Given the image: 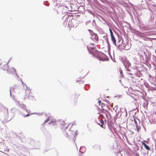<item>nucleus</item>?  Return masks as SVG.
I'll list each match as a JSON object with an SVG mask.
<instances>
[{"mask_svg": "<svg viewBox=\"0 0 156 156\" xmlns=\"http://www.w3.org/2000/svg\"><path fill=\"white\" fill-rule=\"evenodd\" d=\"M15 115V111L13 109L10 110L9 114L8 113V109H5V113L2 115L1 118L5 122H7L10 121Z\"/></svg>", "mask_w": 156, "mask_h": 156, "instance_id": "obj_1", "label": "nucleus"}, {"mask_svg": "<svg viewBox=\"0 0 156 156\" xmlns=\"http://www.w3.org/2000/svg\"><path fill=\"white\" fill-rule=\"evenodd\" d=\"M9 61L7 62V63L6 64L5 66H3V67L2 68V69H4L5 70V67H6V68H8V69H6L7 70V72L9 74H10L12 73V74H13L14 73H15V74L16 75L17 77H18V76L16 73V70L13 67H11V68H9L8 67V64L9 63Z\"/></svg>", "mask_w": 156, "mask_h": 156, "instance_id": "obj_2", "label": "nucleus"}, {"mask_svg": "<svg viewBox=\"0 0 156 156\" xmlns=\"http://www.w3.org/2000/svg\"><path fill=\"white\" fill-rule=\"evenodd\" d=\"M99 55H98V56L99 57V60L102 61H104L105 60H108V58L107 56L104 53L99 52H98Z\"/></svg>", "mask_w": 156, "mask_h": 156, "instance_id": "obj_3", "label": "nucleus"}, {"mask_svg": "<svg viewBox=\"0 0 156 156\" xmlns=\"http://www.w3.org/2000/svg\"><path fill=\"white\" fill-rule=\"evenodd\" d=\"M123 64L127 71L131 72L132 69L131 67V64L128 60H125L123 62Z\"/></svg>", "mask_w": 156, "mask_h": 156, "instance_id": "obj_4", "label": "nucleus"}, {"mask_svg": "<svg viewBox=\"0 0 156 156\" xmlns=\"http://www.w3.org/2000/svg\"><path fill=\"white\" fill-rule=\"evenodd\" d=\"M21 82L23 84V86L24 87V85H25L26 88V90H25L26 94L24 96L25 99L30 98V97L31 96L30 94L31 92L30 89L29 88L28 89L27 85L23 83L22 81H21Z\"/></svg>", "mask_w": 156, "mask_h": 156, "instance_id": "obj_5", "label": "nucleus"}, {"mask_svg": "<svg viewBox=\"0 0 156 156\" xmlns=\"http://www.w3.org/2000/svg\"><path fill=\"white\" fill-rule=\"evenodd\" d=\"M16 105H18L20 107L23 109L25 110L27 113L28 112V111L26 109V107L25 105L22 104V103L18 101H16Z\"/></svg>", "mask_w": 156, "mask_h": 156, "instance_id": "obj_6", "label": "nucleus"}, {"mask_svg": "<svg viewBox=\"0 0 156 156\" xmlns=\"http://www.w3.org/2000/svg\"><path fill=\"white\" fill-rule=\"evenodd\" d=\"M62 125L63 126L62 127H61L63 130H66L67 129L69 125H66L64 121H63L62 122Z\"/></svg>", "mask_w": 156, "mask_h": 156, "instance_id": "obj_7", "label": "nucleus"}, {"mask_svg": "<svg viewBox=\"0 0 156 156\" xmlns=\"http://www.w3.org/2000/svg\"><path fill=\"white\" fill-rule=\"evenodd\" d=\"M101 112H102L105 113L106 116L107 117L108 115L107 113L109 114V112L107 110H105L104 108H102L101 110Z\"/></svg>", "mask_w": 156, "mask_h": 156, "instance_id": "obj_8", "label": "nucleus"}, {"mask_svg": "<svg viewBox=\"0 0 156 156\" xmlns=\"http://www.w3.org/2000/svg\"><path fill=\"white\" fill-rule=\"evenodd\" d=\"M111 40L112 41L113 44L115 45V46H117L116 44V41L115 39V38L114 37V36L113 37H111Z\"/></svg>", "mask_w": 156, "mask_h": 156, "instance_id": "obj_9", "label": "nucleus"}, {"mask_svg": "<svg viewBox=\"0 0 156 156\" xmlns=\"http://www.w3.org/2000/svg\"><path fill=\"white\" fill-rule=\"evenodd\" d=\"M142 145H143L144 146V147L147 150H150V147H149V146H148V145H147L145 143H144V142H142Z\"/></svg>", "mask_w": 156, "mask_h": 156, "instance_id": "obj_10", "label": "nucleus"}, {"mask_svg": "<svg viewBox=\"0 0 156 156\" xmlns=\"http://www.w3.org/2000/svg\"><path fill=\"white\" fill-rule=\"evenodd\" d=\"M56 121L55 120H51L48 123L49 124H52L53 126H56Z\"/></svg>", "mask_w": 156, "mask_h": 156, "instance_id": "obj_11", "label": "nucleus"}, {"mask_svg": "<svg viewBox=\"0 0 156 156\" xmlns=\"http://www.w3.org/2000/svg\"><path fill=\"white\" fill-rule=\"evenodd\" d=\"M92 37H94V39L98 41V35L96 34H94L93 35Z\"/></svg>", "mask_w": 156, "mask_h": 156, "instance_id": "obj_12", "label": "nucleus"}, {"mask_svg": "<svg viewBox=\"0 0 156 156\" xmlns=\"http://www.w3.org/2000/svg\"><path fill=\"white\" fill-rule=\"evenodd\" d=\"M121 112H119V111L118 112V113H117L115 115V116L117 118H119L121 117Z\"/></svg>", "mask_w": 156, "mask_h": 156, "instance_id": "obj_13", "label": "nucleus"}, {"mask_svg": "<svg viewBox=\"0 0 156 156\" xmlns=\"http://www.w3.org/2000/svg\"><path fill=\"white\" fill-rule=\"evenodd\" d=\"M127 75H129V77H130V78H133V76H132L133 75V73H127Z\"/></svg>", "mask_w": 156, "mask_h": 156, "instance_id": "obj_14", "label": "nucleus"}, {"mask_svg": "<svg viewBox=\"0 0 156 156\" xmlns=\"http://www.w3.org/2000/svg\"><path fill=\"white\" fill-rule=\"evenodd\" d=\"M88 31L90 32V34L92 36H93L95 34V33H94L93 31L90 30L88 29Z\"/></svg>", "mask_w": 156, "mask_h": 156, "instance_id": "obj_15", "label": "nucleus"}, {"mask_svg": "<svg viewBox=\"0 0 156 156\" xmlns=\"http://www.w3.org/2000/svg\"><path fill=\"white\" fill-rule=\"evenodd\" d=\"M50 118L49 117H48L47 119L43 123V124L46 123L48 122L50 120Z\"/></svg>", "mask_w": 156, "mask_h": 156, "instance_id": "obj_16", "label": "nucleus"}, {"mask_svg": "<svg viewBox=\"0 0 156 156\" xmlns=\"http://www.w3.org/2000/svg\"><path fill=\"white\" fill-rule=\"evenodd\" d=\"M68 16H67L66 17V20H65L64 23L65 24V23H66V24L67 23V22L68 21Z\"/></svg>", "mask_w": 156, "mask_h": 156, "instance_id": "obj_17", "label": "nucleus"}, {"mask_svg": "<svg viewBox=\"0 0 156 156\" xmlns=\"http://www.w3.org/2000/svg\"><path fill=\"white\" fill-rule=\"evenodd\" d=\"M30 140V144L32 145H34V140L33 139H31Z\"/></svg>", "mask_w": 156, "mask_h": 156, "instance_id": "obj_18", "label": "nucleus"}, {"mask_svg": "<svg viewBox=\"0 0 156 156\" xmlns=\"http://www.w3.org/2000/svg\"><path fill=\"white\" fill-rule=\"evenodd\" d=\"M78 134V133H77V130H76L74 136V137H75V138L77 137Z\"/></svg>", "mask_w": 156, "mask_h": 156, "instance_id": "obj_19", "label": "nucleus"}, {"mask_svg": "<svg viewBox=\"0 0 156 156\" xmlns=\"http://www.w3.org/2000/svg\"><path fill=\"white\" fill-rule=\"evenodd\" d=\"M144 40L145 41H150L151 40V39L149 37L147 38H145L144 39Z\"/></svg>", "mask_w": 156, "mask_h": 156, "instance_id": "obj_20", "label": "nucleus"}, {"mask_svg": "<svg viewBox=\"0 0 156 156\" xmlns=\"http://www.w3.org/2000/svg\"><path fill=\"white\" fill-rule=\"evenodd\" d=\"M136 129H137V131L138 132H139V130L140 129V126H138V125H136Z\"/></svg>", "mask_w": 156, "mask_h": 156, "instance_id": "obj_21", "label": "nucleus"}, {"mask_svg": "<svg viewBox=\"0 0 156 156\" xmlns=\"http://www.w3.org/2000/svg\"><path fill=\"white\" fill-rule=\"evenodd\" d=\"M148 105V103H144V106L145 108V107H146L147 108V107Z\"/></svg>", "mask_w": 156, "mask_h": 156, "instance_id": "obj_22", "label": "nucleus"}, {"mask_svg": "<svg viewBox=\"0 0 156 156\" xmlns=\"http://www.w3.org/2000/svg\"><path fill=\"white\" fill-rule=\"evenodd\" d=\"M24 115H23V114H22V115L24 117H28V116H29L30 115V114H29V113L28 114H27L26 115H25V114H24Z\"/></svg>", "mask_w": 156, "mask_h": 156, "instance_id": "obj_23", "label": "nucleus"}, {"mask_svg": "<svg viewBox=\"0 0 156 156\" xmlns=\"http://www.w3.org/2000/svg\"><path fill=\"white\" fill-rule=\"evenodd\" d=\"M100 122L102 124V125H103L104 124V121L103 120L101 119L100 120Z\"/></svg>", "mask_w": 156, "mask_h": 156, "instance_id": "obj_24", "label": "nucleus"}, {"mask_svg": "<svg viewBox=\"0 0 156 156\" xmlns=\"http://www.w3.org/2000/svg\"><path fill=\"white\" fill-rule=\"evenodd\" d=\"M119 72L121 74V76H122V69H119Z\"/></svg>", "mask_w": 156, "mask_h": 156, "instance_id": "obj_25", "label": "nucleus"}, {"mask_svg": "<svg viewBox=\"0 0 156 156\" xmlns=\"http://www.w3.org/2000/svg\"><path fill=\"white\" fill-rule=\"evenodd\" d=\"M13 88H11L10 89V95H11V92L13 90Z\"/></svg>", "mask_w": 156, "mask_h": 156, "instance_id": "obj_26", "label": "nucleus"}, {"mask_svg": "<svg viewBox=\"0 0 156 156\" xmlns=\"http://www.w3.org/2000/svg\"><path fill=\"white\" fill-rule=\"evenodd\" d=\"M107 44H108V48H110V45L108 41H107Z\"/></svg>", "mask_w": 156, "mask_h": 156, "instance_id": "obj_27", "label": "nucleus"}, {"mask_svg": "<svg viewBox=\"0 0 156 156\" xmlns=\"http://www.w3.org/2000/svg\"><path fill=\"white\" fill-rule=\"evenodd\" d=\"M134 123H135V124H136V125H138V123H137V121H136V120L135 119H134Z\"/></svg>", "mask_w": 156, "mask_h": 156, "instance_id": "obj_28", "label": "nucleus"}, {"mask_svg": "<svg viewBox=\"0 0 156 156\" xmlns=\"http://www.w3.org/2000/svg\"><path fill=\"white\" fill-rule=\"evenodd\" d=\"M94 23L95 24V25H96V23H95V21L94 20L93 21V25H94Z\"/></svg>", "mask_w": 156, "mask_h": 156, "instance_id": "obj_29", "label": "nucleus"}, {"mask_svg": "<svg viewBox=\"0 0 156 156\" xmlns=\"http://www.w3.org/2000/svg\"><path fill=\"white\" fill-rule=\"evenodd\" d=\"M110 33V34H111V37H113L114 36V35H113V32Z\"/></svg>", "mask_w": 156, "mask_h": 156, "instance_id": "obj_30", "label": "nucleus"}, {"mask_svg": "<svg viewBox=\"0 0 156 156\" xmlns=\"http://www.w3.org/2000/svg\"><path fill=\"white\" fill-rule=\"evenodd\" d=\"M64 133H66V137H68V133H67L66 131H65Z\"/></svg>", "mask_w": 156, "mask_h": 156, "instance_id": "obj_31", "label": "nucleus"}, {"mask_svg": "<svg viewBox=\"0 0 156 156\" xmlns=\"http://www.w3.org/2000/svg\"><path fill=\"white\" fill-rule=\"evenodd\" d=\"M80 78H78L77 79L76 81L77 82H80Z\"/></svg>", "mask_w": 156, "mask_h": 156, "instance_id": "obj_32", "label": "nucleus"}, {"mask_svg": "<svg viewBox=\"0 0 156 156\" xmlns=\"http://www.w3.org/2000/svg\"><path fill=\"white\" fill-rule=\"evenodd\" d=\"M105 104H104L103 103H102L101 104V107H102H102H104V106H105Z\"/></svg>", "mask_w": 156, "mask_h": 156, "instance_id": "obj_33", "label": "nucleus"}, {"mask_svg": "<svg viewBox=\"0 0 156 156\" xmlns=\"http://www.w3.org/2000/svg\"><path fill=\"white\" fill-rule=\"evenodd\" d=\"M83 83H84V81H81L79 83L80 84Z\"/></svg>", "mask_w": 156, "mask_h": 156, "instance_id": "obj_34", "label": "nucleus"}, {"mask_svg": "<svg viewBox=\"0 0 156 156\" xmlns=\"http://www.w3.org/2000/svg\"><path fill=\"white\" fill-rule=\"evenodd\" d=\"M109 30L110 31V33L112 32V30L111 28H109Z\"/></svg>", "mask_w": 156, "mask_h": 156, "instance_id": "obj_35", "label": "nucleus"}, {"mask_svg": "<svg viewBox=\"0 0 156 156\" xmlns=\"http://www.w3.org/2000/svg\"><path fill=\"white\" fill-rule=\"evenodd\" d=\"M98 103L99 104V105H100V104H101V101H99Z\"/></svg>", "mask_w": 156, "mask_h": 156, "instance_id": "obj_36", "label": "nucleus"}, {"mask_svg": "<svg viewBox=\"0 0 156 156\" xmlns=\"http://www.w3.org/2000/svg\"><path fill=\"white\" fill-rule=\"evenodd\" d=\"M118 107H115L114 108V109L116 110L117 108Z\"/></svg>", "mask_w": 156, "mask_h": 156, "instance_id": "obj_37", "label": "nucleus"}, {"mask_svg": "<svg viewBox=\"0 0 156 156\" xmlns=\"http://www.w3.org/2000/svg\"><path fill=\"white\" fill-rule=\"evenodd\" d=\"M81 147H80V152L81 153H83V152H82V151H80V149H81Z\"/></svg>", "mask_w": 156, "mask_h": 156, "instance_id": "obj_38", "label": "nucleus"}, {"mask_svg": "<svg viewBox=\"0 0 156 156\" xmlns=\"http://www.w3.org/2000/svg\"><path fill=\"white\" fill-rule=\"evenodd\" d=\"M143 2V1H142L141 2ZM140 5H142V3H139Z\"/></svg>", "mask_w": 156, "mask_h": 156, "instance_id": "obj_39", "label": "nucleus"}, {"mask_svg": "<svg viewBox=\"0 0 156 156\" xmlns=\"http://www.w3.org/2000/svg\"><path fill=\"white\" fill-rule=\"evenodd\" d=\"M79 96V94H77V95L76 96V97H77Z\"/></svg>", "mask_w": 156, "mask_h": 156, "instance_id": "obj_40", "label": "nucleus"}, {"mask_svg": "<svg viewBox=\"0 0 156 156\" xmlns=\"http://www.w3.org/2000/svg\"><path fill=\"white\" fill-rule=\"evenodd\" d=\"M45 5L48 6L49 5V4H47V5Z\"/></svg>", "mask_w": 156, "mask_h": 156, "instance_id": "obj_41", "label": "nucleus"}, {"mask_svg": "<svg viewBox=\"0 0 156 156\" xmlns=\"http://www.w3.org/2000/svg\"><path fill=\"white\" fill-rule=\"evenodd\" d=\"M70 129H70H70H69V131H71V130H70Z\"/></svg>", "mask_w": 156, "mask_h": 156, "instance_id": "obj_42", "label": "nucleus"}, {"mask_svg": "<svg viewBox=\"0 0 156 156\" xmlns=\"http://www.w3.org/2000/svg\"><path fill=\"white\" fill-rule=\"evenodd\" d=\"M14 100L15 101H16V99H15Z\"/></svg>", "mask_w": 156, "mask_h": 156, "instance_id": "obj_43", "label": "nucleus"}, {"mask_svg": "<svg viewBox=\"0 0 156 156\" xmlns=\"http://www.w3.org/2000/svg\"><path fill=\"white\" fill-rule=\"evenodd\" d=\"M126 140H127V137L126 136Z\"/></svg>", "mask_w": 156, "mask_h": 156, "instance_id": "obj_44", "label": "nucleus"}, {"mask_svg": "<svg viewBox=\"0 0 156 156\" xmlns=\"http://www.w3.org/2000/svg\"><path fill=\"white\" fill-rule=\"evenodd\" d=\"M91 38L92 39H93V38L92 37H91Z\"/></svg>", "mask_w": 156, "mask_h": 156, "instance_id": "obj_45", "label": "nucleus"}, {"mask_svg": "<svg viewBox=\"0 0 156 156\" xmlns=\"http://www.w3.org/2000/svg\"><path fill=\"white\" fill-rule=\"evenodd\" d=\"M87 48H88V50H89V49H88V47H87Z\"/></svg>", "mask_w": 156, "mask_h": 156, "instance_id": "obj_46", "label": "nucleus"}, {"mask_svg": "<svg viewBox=\"0 0 156 156\" xmlns=\"http://www.w3.org/2000/svg\"><path fill=\"white\" fill-rule=\"evenodd\" d=\"M111 59H112V57H111Z\"/></svg>", "mask_w": 156, "mask_h": 156, "instance_id": "obj_47", "label": "nucleus"}, {"mask_svg": "<svg viewBox=\"0 0 156 156\" xmlns=\"http://www.w3.org/2000/svg\"><path fill=\"white\" fill-rule=\"evenodd\" d=\"M69 23L68 25H69Z\"/></svg>", "mask_w": 156, "mask_h": 156, "instance_id": "obj_48", "label": "nucleus"}, {"mask_svg": "<svg viewBox=\"0 0 156 156\" xmlns=\"http://www.w3.org/2000/svg\"><path fill=\"white\" fill-rule=\"evenodd\" d=\"M80 156H84L81 155H80Z\"/></svg>", "mask_w": 156, "mask_h": 156, "instance_id": "obj_49", "label": "nucleus"}, {"mask_svg": "<svg viewBox=\"0 0 156 156\" xmlns=\"http://www.w3.org/2000/svg\"><path fill=\"white\" fill-rule=\"evenodd\" d=\"M1 65V64L0 63V66Z\"/></svg>", "mask_w": 156, "mask_h": 156, "instance_id": "obj_50", "label": "nucleus"}, {"mask_svg": "<svg viewBox=\"0 0 156 156\" xmlns=\"http://www.w3.org/2000/svg\"><path fill=\"white\" fill-rule=\"evenodd\" d=\"M155 51L156 52V50H155Z\"/></svg>", "mask_w": 156, "mask_h": 156, "instance_id": "obj_51", "label": "nucleus"}]
</instances>
